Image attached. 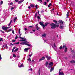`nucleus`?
<instances>
[{
    "instance_id": "nucleus-1",
    "label": "nucleus",
    "mask_w": 75,
    "mask_h": 75,
    "mask_svg": "<svg viewBox=\"0 0 75 75\" xmlns=\"http://www.w3.org/2000/svg\"><path fill=\"white\" fill-rule=\"evenodd\" d=\"M50 25L51 26V28L52 29H55L56 28L55 24L54 23H52L51 24H50Z\"/></svg>"
},
{
    "instance_id": "nucleus-2",
    "label": "nucleus",
    "mask_w": 75,
    "mask_h": 75,
    "mask_svg": "<svg viewBox=\"0 0 75 75\" xmlns=\"http://www.w3.org/2000/svg\"><path fill=\"white\" fill-rule=\"evenodd\" d=\"M63 47V48H65V50H64V52H65L66 53V52H67V49H68V48H67L66 46V45L64 43Z\"/></svg>"
},
{
    "instance_id": "nucleus-3",
    "label": "nucleus",
    "mask_w": 75,
    "mask_h": 75,
    "mask_svg": "<svg viewBox=\"0 0 75 75\" xmlns=\"http://www.w3.org/2000/svg\"><path fill=\"white\" fill-rule=\"evenodd\" d=\"M45 57L47 60H48L49 61H50V59L51 58V57H50V56H49L47 55H45Z\"/></svg>"
},
{
    "instance_id": "nucleus-4",
    "label": "nucleus",
    "mask_w": 75,
    "mask_h": 75,
    "mask_svg": "<svg viewBox=\"0 0 75 75\" xmlns=\"http://www.w3.org/2000/svg\"><path fill=\"white\" fill-rule=\"evenodd\" d=\"M50 24V23H48V22L46 23L45 24V25L44 24L43 25V28H45V27L47 26V25H48V24Z\"/></svg>"
},
{
    "instance_id": "nucleus-5",
    "label": "nucleus",
    "mask_w": 75,
    "mask_h": 75,
    "mask_svg": "<svg viewBox=\"0 0 75 75\" xmlns=\"http://www.w3.org/2000/svg\"><path fill=\"white\" fill-rule=\"evenodd\" d=\"M2 28L3 29V30H4V31H6V30H7V27L3 26L2 27Z\"/></svg>"
},
{
    "instance_id": "nucleus-6",
    "label": "nucleus",
    "mask_w": 75,
    "mask_h": 75,
    "mask_svg": "<svg viewBox=\"0 0 75 75\" xmlns=\"http://www.w3.org/2000/svg\"><path fill=\"white\" fill-rule=\"evenodd\" d=\"M20 44V43H19V42H17L16 43H14L13 44H12V43H11L10 44L11 45H12L13 46L14 45V44L15 45H18V44Z\"/></svg>"
},
{
    "instance_id": "nucleus-7",
    "label": "nucleus",
    "mask_w": 75,
    "mask_h": 75,
    "mask_svg": "<svg viewBox=\"0 0 75 75\" xmlns=\"http://www.w3.org/2000/svg\"><path fill=\"white\" fill-rule=\"evenodd\" d=\"M58 22L60 24H63L64 23V22L62 21V20H60L59 21H58Z\"/></svg>"
},
{
    "instance_id": "nucleus-8",
    "label": "nucleus",
    "mask_w": 75,
    "mask_h": 75,
    "mask_svg": "<svg viewBox=\"0 0 75 75\" xmlns=\"http://www.w3.org/2000/svg\"><path fill=\"white\" fill-rule=\"evenodd\" d=\"M63 25V24H60V29H63L64 27V26H62Z\"/></svg>"
},
{
    "instance_id": "nucleus-9",
    "label": "nucleus",
    "mask_w": 75,
    "mask_h": 75,
    "mask_svg": "<svg viewBox=\"0 0 75 75\" xmlns=\"http://www.w3.org/2000/svg\"><path fill=\"white\" fill-rule=\"evenodd\" d=\"M45 57H42V58L41 59H39V61H41L42 60H44V59H45Z\"/></svg>"
},
{
    "instance_id": "nucleus-10",
    "label": "nucleus",
    "mask_w": 75,
    "mask_h": 75,
    "mask_svg": "<svg viewBox=\"0 0 75 75\" xmlns=\"http://www.w3.org/2000/svg\"><path fill=\"white\" fill-rule=\"evenodd\" d=\"M23 1H24V0L20 1H18V4H21L22 2H23Z\"/></svg>"
},
{
    "instance_id": "nucleus-11",
    "label": "nucleus",
    "mask_w": 75,
    "mask_h": 75,
    "mask_svg": "<svg viewBox=\"0 0 75 75\" xmlns=\"http://www.w3.org/2000/svg\"><path fill=\"white\" fill-rule=\"evenodd\" d=\"M59 75H64V74L63 72V71H62L61 72L59 73Z\"/></svg>"
},
{
    "instance_id": "nucleus-12",
    "label": "nucleus",
    "mask_w": 75,
    "mask_h": 75,
    "mask_svg": "<svg viewBox=\"0 0 75 75\" xmlns=\"http://www.w3.org/2000/svg\"><path fill=\"white\" fill-rule=\"evenodd\" d=\"M26 44V42H21L20 43V44H21V45H25Z\"/></svg>"
},
{
    "instance_id": "nucleus-13",
    "label": "nucleus",
    "mask_w": 75,
    "mask_h": 75,
    "mask_svg": "<svg viewBox=\"0 0 75 75\" xmlns=\"http://www.w3.org/2000/svg\"><path fill=\"white\" fill-rule=\"evenodd\" d=\"M39 24L40 25H41L42 26V27H43V28H44V24H43V23H41V22H40L39 23Z\"/></svg>"
},
{
    "instance_id": "nucleus-14",
    "label": "nucleus",
    "mask_w": 75,
    "mask_h": 75,
    "mask_svg": "<svg viewBox=\"0 0 75 75\" xmlns=\"http://www.w3.org/2000/svg\"><path fill=\"white\" fill-rule=\"evenodd\" d=\"M48 62H47L45 63V66H46V67H47V66H48Z\"/></svg>"
},
{
    "instance_id": "nucleus-15",
    "label": "nucleus",
    "mask_w": 75,
    "mask_h": 75,
    "mask_svg": "<svg viewBox=\"0 0 75 75\" xmlns=\"http://www.w3.org/2000/svg\"><path fill=\"white\" fill-rule=\"evenodd\" d=\"M71 63H75V61L74 60H72L70 61Z\"/></svg>"
},
{
    "instance_id": "nucleus-16",
    "label": "nucleus",
    "mask_w": 75,
    "mask_h": 75,
    "mask_svg": "<svg viewBox=\"0 0 75 75\" xmlns=\"http://www.w3.org/2000/svg\"><path fill=\"white\" fill-rule=\"evenodd\" d=\"M54 69V67H51V69L50 70V72H52V71H53Z\"/></svg>"
},
{
    "instance_id": "nucleus-17",
    "label": "nucleus",
    "mask_w": 75,
    "mask_h": 75,
    "mask_svg": "<svg viewBox=\"0 0 75 75\" xmlns=\"http://www.w3.org/2000/svg\"><path fill=\"white\" fill-rule=\"evenodd\" d=\"M29 49V48H26L24 49V50L25 51H26V52H28V49Z\"/></svg>"
},
{
    "instance_id": "nucleus-18",
    "label": "nucleus",
    "mask_w": 75,
    "mask_h": 75,
    "mask_svg": "<svg viewBox=\"0 0 75 75\" xmlns=\"http://www.w3.org/2000/svg\"><path fill=\"white\" fill-rule=\"evenodd\" d=\"M23 67V63H22L21 65H20L19 66V68H21V67Z\"/></svg>"
},
{
    "instance_id": "nucleus-19",
    "label": "nucleus",
    "mask_w": 75,
    "mask_h": 75,
    "mask_svg": "<svg viewBox=\"0 0 75 75\" xmlns=\"http://www.w3.org/2000/svg\"><path fill=\"white\" fill-rule=\"evenodd\" d=\"M27 45L28 46V47H31V45L26 43V44L25 45Z\"/></svg>"
},
{
    "instance_id": "nucleus-20",
    "label": "nucleus",
    "mask_w": 75,
    "mask_h": 75,
    "mask_svg": "<svg viewBox=\"0 0 75 75\" xmlns=\"http://www.w3.org/2000/svg\"><path fill=\"white\" fill-rule=\"evenodd\" d=\"M18 48L14 50V52H17V51H18Z\"/></svg>"
},
{
    "instance_id": "nucleus-21",
    "label": "nucleus",
    "mask_w": 75,
    "mask_h": 75,
    "mask_svg": "<svg viewBox=\"0 0 75 75\" xmlns=\"http://www.w3.org/2000/svg\"><path fill=\"white\" fill-rule=\"evenodd\" d=\"M20 41H21L22 42H23V41H26V39H24L23 40H20Z\"/></svg>"
},
{
    "instance_id": "nucleus-22",
    "label": "nucleus",
    "mask_w": 75,
    "mask_h": 75,
    "mask_svg": "<svg viewBox=\"0 0 75 75\" xmlns=\"http://www.w3.org/2000/svg\"><path fill=\"white\" fill-rule=\"evenodd\" d=\"M17 19V17H16L14 19V23H16V19Z\"/></svg>"
},
{
    "instance_id": "nucleus-23",
    "label": "nucleus",
    "mask_w": 75,
    "mask_h": 75,
    "mask_svg": "<svg viewBox=\"0 0 75 75\" xmlns=\"http://www.w3.org/2000/svg\"><path fill=\"white\" fill-rule=\"evenodd\" d=\"M30 7H34V5H33L32 4H31L30 5Z\"/></svg>"
},
{
    "instance_id": "nucleus-24",
    "label": "nucleus",
    "mask_w": 75,
    "mask_h": 75,
    "mask_svg": "<svg viewBox=\"0 0 75 75\" xmlns=\"http://www.w3.org/2000/svg\"><path fill=\"white\" fill-rule=\"evenodd\" d=\"M11 23H12V20H11L9 24L8 25V26H10V25H11Z\"/></svg>"
},
{
    "instance_id": "nucleus-25",
    "label": "nucleus",
    "mask_w": 75,
    "mask_h": 75,
    "mask_svg": "<svg viewBox=\"0 0 75 75\" xmlns=\"http://www.w3.org/2000/svg\"><path fill=\"white\" fill-rule=\"evenodd\" d=\"M42 37H46V34H44L42 35Z\"/></svg>"
},
{
    "instance_id": "nucleus-26",
    "label": "nucleus",
    "mask_w": 75,
    "mask_h": 75,
    "mask_svg": "<svg viewBox=\"0 0 75 75\" xmlns=\"http://www.w3.org/2000/svg\"><path fill=\"white\" fill-rule=\"evenodd\" d=\"M69 11H68L67 14V17H68L69 16Z\"/></svg>"
},
{
    "instance_id": "nucleus-27",
    "label": "nucleus",
    "mask_w": 75,
    "mask_h": 75,
    "mask_svg": "<svg viewBox=\"0 0 75 75\" xmlns=\"http://www.w3.org/2000/svg\"><path fill=\"white\" fill-rule=\"evenodd\" d=\"M53 22H54V23H58V21L55 20H53Z\"/></svg>"
},
{
    "instance_id": "nucleus-28",
    "label": "nucleus",
    "mask_w": 75,
    "mask_h": 75,
    "mask_svg": "<svg viewBox=\"0 0 75 75\" xmlns=\"http://www.w3.org/2000/svg\"><path fill=\"white\" fill-rule=\"evenodd\" d=\"M52 64H53V62H50L49 63V65H52Z\"/></svg>"
},
{
    "instance_id": "nucleus-29",
    "label": "nucleus",
    "mask_w": 75,
    "mask_h": 75,
    "mask_svg": "<svg viewBox=\"0 0 75 75\" xmlns=\"http://www.w3.org/2000/svg\"><path fill=\"white\" fill-rule=\"evenodd\" d=\"M51 6V3H50L49 4L48 7L49 8L50 7V6Z\"/></svg>"
},
{
    "instance_id": "nucleus-30",
    "label": "nucleus",
    "mask_w": 75,
    "mask_h": 75,
    "mask_svg": "<svg viewBox=\"0 0 75 75\" xmlns=\"http://www.w3.org/2000/svg\"><path fill=\"white\" fill-rule=\"evenodd\" d=\"M37 12H36L35 14V18H36V17H37Z\"/></svg>"
},
{
    "instance_id": "nucleus-31",
    "label": "nucleus",
    "mask_w": 75,
    "mask_h": 75,
    "mask_svg": "<svg viewBox=\"0 0 75 75\" xmlns=\"http://www.w3.org/2000/svg\"><path fill=\"white\" fill-rule=\"evenodd\" d=\"M5 47H6V49H7V48H8V47L7 46V44H6V45H5Z\"/></svg>"
},
{
    "instance_id": "nucleus-32",
    "label": "nucleus",
    "mask_w": 75,
    "mask_h": 75,
    "mask_svg": "<svg viewBox=\"0 0 75 75\" xmlns=\"http://www.w3.org/2000/svg\"><path fill=\"white\" fill-rule=\"evenodd\" d=\"M59 25H55V27L56 28V27H59Z\"/></svg>"
},
{
    "instance_id": "nucleus-33",
    "label": "nucleus",
    "mask_w": 75,
    "mask_h": 75,
    "mask_svg": "<svg viewBox=\"0 0 75 75\" xmlns=\"http://www.w3.org/2000/svg\"><path fill=\"white\" fill-rule=\"evenodd\" d=\"M13 57H14L15 58H16V55H15V54H13Z\"/></svg>"
},
{
    "instance_id": "nucleus-34",
    "label": "nucleus",
    "mask_w": 75,
    "mask_h": 75,
    "mask_svg": "<svg viewBox=\"0 0 75 75\" xmlns=\"http://www.w3.org/2000/svg\"><path fill=\"white\" fill-rule=\"evenodd\" d=\"M33 55V53H31V54H30V55H29V57L30 58H31V56Z\"/></svg>"
},
{
    "instance_id": "nucleus-35",
    "label": "nucleus",
    "mask_w": 75,
    "mask_h": 75,
    "mask_svg": "<svg viewBox=\"0 0 75 75\" xmlns=\"http://www.w3.org/2000/svg\"><path fill=\"white\" fill-rule=\"evenodd\" d=\"M37 18L38 20H40V16H37Z\"/></svg>"
},
{
    "instance_id": "nucleus-36",
    "label": "nucleus",
    "mask_w": 75,
    "mask_h": 75,
    "mask_svg": "<svg viewBox=\"0 0 75 75\" xmlns=\"http://www.w3.org/2000/svg\"><path fill=\"white\" fill-rule=\"evenodd\" d=\"M13 2H11L9 4V6H11V5H13Z\"/></svg>"
},
{
    "instance_id": "nucleus-37",
    "label": "nucleus",
    "mask_w": 75,
    "mask_h": 75,
    "mask_svg": "<svg viewBox=\"0 0 75 75\" xmlns=\"http://www.w3.org/2000/svg\"><path fill=\"white\" fill-rule=\"evenodd\" d=\"M18 38V36L17 35H16L15 37V39L16 40Z\"/></svg>"
},
{
    "instance_id": "nucleus-38",
    "label": "nucleus",
    "mask_w": 75,
    "mask_h": 75,
    "mask_svg": "<svg viewBox=\"0 0 75 75\" xmlns=\"http://www.w3.org/2000/svg\"><path fill=\"white\" fill-rule=\"evenodd\" d=\"M62 48H63V47L62 46H60V47H59V49L61 50V49H62Z\"/></svg>"
},
{
    "instance_id": "nucleus-39",
    "label": "nucleus",
    "mask_w": 75,
    "mask_h": 75,
    "mask_svg": "<svg viewBox=\"0 0 75 75\" xmlns=\"http://www.w3.org/2000/svg\"><path fill=\"white\" fill-rule=\"evenodd\" d=\"M3 3V1H1V3L0 4L1 5V4H2Z\"/></svg>"
},
{
    "instance_id": "nucleus-40",
    "label": "nucleus",
    "mask_w": 75,
    "mask_h": 75,
    "mask_svg": "<svg viewBox=\"0 0 75 75\" xmlns=\"http://www.w3.org/2000/svg\"><path fill=\"white\" fill-rule=\"evenodd\" d=\"M44 5H45V6H47V2H44Z\"/></svg>"
},
{
    "instance_id": "nucleus-41",
    "label": "nucleus",
    "mask_w": 75,
    "mask_h": 75,
    "mask_svg": "<svg viewBox=\"0 0 75 75\" xmlns=\"http://www.w3.org/2000/svg\"><path fill=\"white\" fill-rule=\"evenodd\" d=\"M62 70V69H59V73L61 72V71Z\"/></svg>"
},
{
    "instance_id": "nucleus-42",
    "label": "nucleus",
    "mask_w": 75,
    "mask_h": 75,
    "mask_svg": "<svg viewBox=\"0 0 75 75\" xmlns=\"http://www.w3.org/2000/svg\"><path fill=\"white\" fill-rule=\"evenodd\" d=\"M0 31H1V32L2 33H3V34L4 33V32L3 31H2V30H0Z\"/></svg>"
},
{
    "instance_id": "nucleus-43",
    "label": "nucleus",
    "mask_w": 75,
    "mask_h": 75,
    "mask_svg": "<svg viewBox=\"0 0 75 75\" xmlns=\"http://www.w3.org/2000/svg\"><path fill=\"white\" fill-rule=\"evenodd\" d=\"M2 58H1V54H0V60H1Z\"/></svg>"
},
{
    "instance_id": "nucleus-44",
    "label": "nucleus",
    "mask_w": 75,
    "mask_h": 75,
    "mask_svg": "<svg viewBox=\"0 0 75 75\" xmlns=\"http://www.w3.org/2000/svg\"><path fill=\"white\" fill-rule=\"evenodd\" d=\"M35 7L36 8V9H38V7H37V5H36L35 6Z\"/></svg>"
},
{
    "instance_id": "nucleus-45",
    "label": "nucleus",
    "mask_w": 75,
    "mask_h": 75,
    "mask_svg": "<svg viewBox=\"0 0 75 75\" xmlns=\"http://www.w3.org/2000/svg\"><path fill=\"white\" fill-rule=\"evenodd\" d=\"M3 40V38H0V42H1V41H2V40Z\"/></svg>"
},
{
    "instance_id": "nucleus-46",
    "label": "nucleus",
    "mask_w": 75,
    "mask_h": 75,
    "mask_svg": "<svg viewBox=\"0 0 75 75\" xmlns=\"http://www.w3.org/2000/svg\"><path fill=\"white\" fill-rule=\"evenodd\" d=\"M36 29H37V30H38V31H39V30H40V28H36Z\"/></svg>"
},
{
    "instance_id": "nucleus-47",
    "label": "nucleus",
    "mask_w": 75,
    "mask_h": 75,
    "mask_svg": "<svg viewBox=\"0 0 75 75\" xmlns=\"http://www.w3.org/2000/svg\"><path fill=\"white\" fill-rule=\"evenodd\" d=\"M38 1H40L42 3V0H38Z\"/></svg>"
},
{
    "instance_id": "nucleus-48",
    "label": "nucleus",
    "mask_w": 75,
    "mask_h": 75,
    "mask_svg": "<svg viewBox=\"0 0 75 75\" xmlns=\"http://www.w3.org/2000/svg\"><path fill=\"white\" fill-rule=\"evenodd\" d=\"M36 27V28H38V24H36V25H35Z\"/></svg>"
},
{
    "instance_id": "nucleus-49",
    "label": "nucleus",
    "mask_w": 75,
    "mask_h": 75,
    "mask_svg": "<svg viewBox=\"0 0 75 75\" xmlns=\"http://www.w3.org/2000/svg\"><path fill=\"white\" fill-rule=\"evenodd\" d=\"M28 61H31V58H30L29 59H28Z\"/></svg>"
},
{
    "instance_id": "nucleus-50",
    "label": "nucleus",
    "mask_w": 75,
    "mask_h": 75,
    "mask_svg": "<svg viewBox=\"0 0 75 75\" xmlns=\"http://www.w3.org/2000/svg\"><path fill=\"white\" fill-rule=\"evenodd\" d=\"M12 33L13 34H14V30H12Z\"/></svg>"
},
{
    "instance_id": "nucleus-51",
    "label": "nucleus",
    "mask_w": 75,
    "mask_h": 75,
    "mask_svg": "<svg viewBox=\"0 0 75 75\" xmlns=\"http://www.w3.org/2000/svg\"><path fill=\"white\" fill-rule=\"evenodd\" d=\"M12 42H16V40H12Z\"/></svg>"
},
{
    "instance_id": "nucleus-52",
    "label": "nucleus",
    "mask_w": 75,
    "mask_h": 75,
    "mask_svg": "<svg viewBox=\"0 0 75 75\" xmlns=\"http://www.w3.org/2000/svg\"><path fill=\"white\" fill-rule=\"evenodd\" d=\"M51 67H52V65L48 66V67L49 68H51Z\"/></svg>"
},
{
    "instance_id": "nucleus-53",
    "label": "nucleus",
    "mask_w": 75,
    "mask_h": 75,
    "mask_svg": "<svg viewBox=\"0 0 75 75\" xmlns=\"http://www.w3.org/2000/svg\"><path fill=\"white\" fill-rule=\"evenodd\" d=\"M14 7H11V10H13V9H14Z\"/></svg>"
},
{
    "instance_id": "nucleus-54",
    "label": "nucleus",
    "mask_w": 75,
    "mask_h": 75,
    "mask_svg": "<svg viewBox=\"0 0 75 75\" xmlns=\"http://www.w3.org/2000/svg\"><path fill=\"white\" fill-rule=\"evenodd\" d=\"M11 30H12V29H10L8 30L9 31H11Z\"/></svg>"
},
{
    "instance_id": "nucleus-55",
    "label": "nucleus",
    "mask_w": 75,
    "mask_h": 75,
    "mask_svg": "<svg viewBox=\"0 0 75 75\" xmlns=\"http://www.w3.org/2000/svg\"><path fill=\"white\" fill-rule=\"evenodd\" d=\"M54 47H56V46L55 45V43H54Z\"/></svg>"
},
{
    "instance_id": "nucleus-56",
    "label": "nucleus",
    "mask_w": 75,
    "mask_h": 75,
    "mask_svg": "<svg viewBox=\"0 0 75 75\" xmlns=\"http://www.w3.org/2000/svg\"><path fill=\"white\" fill-rule=\"evenodd\" d=\"M41 13H44V11L42 10L41 11Z\"/></svg>"
},
{
    "instance_id": "nucleus-57",
    "label": "nucleus",
    "mask_w": 75,
    "mask_h": 75,
    "mask_svg": "<svg viewBox=\"0 0 75 75\" xmlns=\"http://www.w3.org/2000/svg\"><path fill=\"white\" fill-rule=\"evenodd\" d=\"M16 49V46H15L14 47H13V50H14V49Z\"/></svg>"
},
{
    "instance_id": "nucleus-58",
    "label": "nucleus",
    "mask_w": 75,
    "mask_h": 75,
    "mask_svg": "<svg viewBox=\"0 0 75 75\" xmlns=\"http://www.w3.org/2000/svg\"><path fill=\"white\" fill-rule=\"evenodd\" d=\"M24 30H25V31H26V30H27V29L26 28H25Z\"/></svg>"
},
{
    "instance_id": "nucleus-59",
    "label": "nucleus",
    "mask_w": 75,
    "mask_h": 75,
    "mask_svg": "<svg viewBox=\"0 0 75 75\" xmlns=\"http://www.w3.org/2000/svg\"><path fill=\"white\" fill-rule=\"evenodd\" d=\"M16 2H18V0H15Z\"/></svg>"
},
{
    "instance_id": "nucleus-60",
    "label": "nucleus",
    "mask_w": 75,
    "mask_h": 75,
    "mask_svg": "<svg viewBox=\"0 0 75 75\" xmlns=\"http://www.w3.org/2000/svg\"><path fill=\"white\" fill-rule=\"evenodd\" d=\"M39 71H38V73H40V69H39Z\"/></svg>"
},
{
    "instance_id": "nucleus-61",
    "label": "nucleus",
    "mask_w": 75,
    "mask_h": 75,
    "mask_svg": "<svg viewBox=\"0 0 75 75\" xmlns=\"http://www.w3.org/2000/svg\"><path fill=\"white\" fill-rule=\"evenodd\" d=\"M19 34H20V29H19Z\"/></svg>"
},
{
    "instance_id": "nucleus-62",
    "label": "nucleus",
    "mask_w": 75,
    "mask_h": 75,
    "mask_svg": "<svg viewBox=\"0 0 75 75\" xmlns=\"http://www.w3.org/2000/svg\"><path fill=\"white\" fill-rule=\"evenodd\" d=\"M28 8H29V9H30V8H31V7H30V6H29L28 7Z\"/></svg>"
},
{
    "instance_id": "nucleus-63",
    "label": "nucleus",
    "mask_w": 75,
    "mask_h": 75,
    "mask_svg": "<svg viewBox=\"0 0 75 75\" xmlns=\"http://www.w3.org/2000/svg\"><path fill=\"white\" fill-rule=\"evenodd\" d=\"M71 52H74V50H72V51H71Z\"/></svg>"
},
{
    "instance_id": "nucleus-64",
    "label": "nucleus",
    "mask_w": 75,
    "mask_h": 75,
    "mask_svg": "<svg viewBox=\"0 0 75 75\" xmlns=\"http://www.w3.org/2000/svg\"><path fill=\"white\" fill-rule=\"evenodd\" d=\"M14 50L13 49H12V52H14Z\"/></svg>"
}]
</instances>
